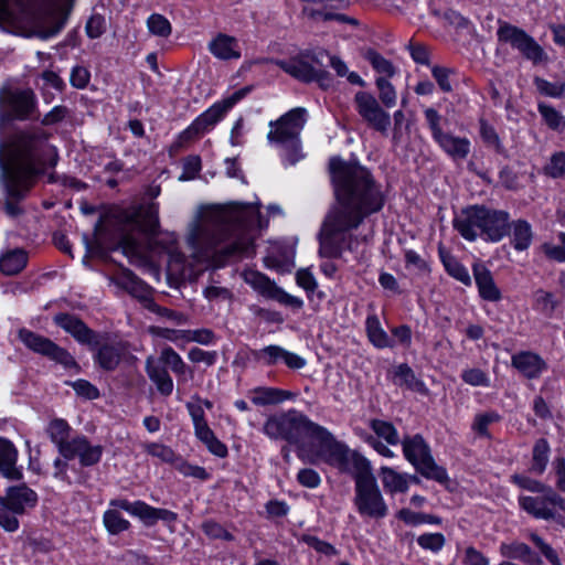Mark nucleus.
I'll return each instance as SVG.
<instances>
[{
  "instance_id": "nucleus-1",
  "label": "nucleus",
  "mask_w": 565,
  "mask_h": 565,
  "mask_svg": "<svg viewBox=\"0 0 565 565\" xmlns=\"http://www.w3.org/2000/svg\"><path fill=\"white\" fill-rule=\"evenodd\" d=\"M329 169L337 205L326 215L318 239L319 255L331 259L341 257L344 249L352 250L353 235L349 232L380 212L385 198L372 173L359 163L331 158Z\"/></svg>"
},
{
  "instance_id": "nucleus-2",
  "label": "nucleus",
  "mask_w": 565,
  "mask_h": 565,
  "mask_svg": "<svg viewBox=\"0 0 565 565\" xmlns=\"http://www.w3.org/2000/svg\"><path fill=\"white\" fill-rule=\"evenodd\" d=\"M49 134L42 129L17 132L8 145L0 141V170L6 198L0 202L11 218L24 213L20 203L26 199L38 179L58 161L55 147L47 145Z\"/></svg>"
},
{
  "instance_id": "nucleus-3",
  "label": "nucleus",
  "mask_w": 565,
  "mask_h": 565,
  "mask_svg": "<svg viewBox=\"0 0 565 565\" xmlns=\"http://www.w3.org/2000/svg\"><path fill=\"white\" fill-rule=\"evenodd\" d=\"M260 227L258 206L252 203L230 202L216 206L201 226L189 236V242L216 267L233 259L255 254V232Z\"/></svg>"
},
{
  "instance_id": "nucleus-4",
  "label": "nucleus",
  "mask_w": 565,
  "mask_h": 565,
  "mask_svg": "<svg viewBox=\"0 0 565 565\" xmlns=\"http://www.w3.org/2000/svg\"><path fill=\"white\" fill-rule=\"evenodd\" d=\"M159 228L158 204L131 205L111 214L105 231L100 222L95 226L99 245L106 243L109 250H121L127 257H137L140 254V242L137 234L154 236Z\"/></svg>"
},
{
  "instance_id": "nucleus-5",
  "label": "nucleus",
  "mask_w": 565,
  "mask_h": 565,
  "mask_svg": "<svg viewBox=\"0 0 565 565\" xmlns=\"http://www.w3.org/2000/svg\"><path fill=\"white\" fill-rule=\"evenodd\" d=\"M263 431L271 439H281L295 445L298 457L301 459H303L305 439L317 440L318 449L315 457L327 465L337 461L339 452L347 445L338 440L326 427L313 423L296 409L269 416L264 424Z\"/></svg>"
},
{
  "instance_id": "nucleus-6",
  "label": "nucleus",
  "mask_w": 565,
  "mask_h": 565,
  "mask_svg": "<svg viewBox=\"0 0 565 565\" xmlns=\"http://www.w3.org/2000/svg\"><path fill=\"white\" fill-rule=\"evenodd\" d=\"M17 10L9 0H0V30L24 38L50 39L66 24L71 9L57 11L41 0H15Z\"/></svg>"
},
{
  "instance_id": "nucleus-7",
  "label": "nucleus",
  "mask_w": 565,
  "mask_h": 565,
  "mask_svg": "<svg viewBox=\"0 0 565 565\" xmlns=\"http://www.w3.org/2000/svg\"><path fill=\"white\" fill-rule=\"evenodd\" d=\"M339 459L331 461L330 467L354 479V505L363 518L382 520L388 514V507L377 486L369 459L348 445L339 452Z\"/></svg>"
},
{
  "instance_id": "nucleus-8",
  "label": "nucleus",
  "mask_w": 565,
  "mask_h": 565,
  "mask_svg": "<svg viewBox=\"0 0 565 565\" xmlns=\"http://www.w3.org/2000/svg\"><path fill=\"white\" fill-rule=\"evenodd\" d=\"M307 122V110L296 107L270 121V131L267 139L270 143H277L285 150V160L294 166L305 158L301 147L300 134Z\"/></svg>"
},
{
  "instance_id": "nucleus-9",
  "label": "nucleus",
  "mask_w": 565,
  "mask_h": 565,
  "mask_svg": "<svg viewBox=\"0 0 565 565\" xmlns=\"http://www.w3.org/2000/svg\"><path fill=\"white\" fill-rule=\"evenodd\" d=\"M403 454L416 471L424 478L440 484L449 481L447 470L437 465L431 456L430 447L420 434L405 436L402 440Z\"/></svg>"
},
{
  "instance_id": "nucleus-10",
  "label": "nucleus",
  "mask_w": 565,
  "mask_h": 565,
  "mask_svg": "<svg viewBox=\"0 0 565 565\" xmlns=\"http://www.w3.org/2000/svg\"><path fill=\"white\" fill-rule=\"evenodd\" d=\"M253 90V86H245L221 102L213 104L209 109L196 117L192 124L184 129L183 138L194 136L195 139L211 131L220 122L228 110L239 100L245 98Z\"/></svg>"
},
{
  "instance_id": "nucleus-11",
  "label": "nucleus",
  "mask_w": 565,
  "mask_h": 565,
  "mask_svg": "<svg viewBox=\"0 0 565 565\" xmlns=\"http://www.w3.org/2000/svg\"><path fill=\"white\" fill-rule=\"evenodd\" d=\"M18 339L32 352L45 356L50 361L63 365L65 369H74L76 372L81 371V366L74 356L65 348L60 347L51 339L25 328H21L18 331Z\"/></svg>"
},
{
  "instance_id": "nucleus-12",
  "label": "nucleus",
  "mask_w": 565,
  "mask_h": 565,
  "mask_svg": "<svg viewBox=\"0 0 565 565\" xmlns=\"http://www.w3.org/2000/svg\"><path fill=\"white\" fill-rule=\"evenodd\" d=\"M0 129L11 120H26L33 118L36 111V96L30 88L6 90L0 94Z\"/></svg>"
},
{
  "instance_id": "nucleus-13",
  "label": "nucleus",
  "mask_w": 565,
  "mask_h": 565,
  "mask_svg": "<svg viewBox=\"0 0 565 565\" xmlns=\"http://www.w3.org/2000/svg\"><path fill=\"white\" fill-rule=\"evenodd\" d=\"M434 141L455 161L465 160L470 153V140L457 137L441 129V116L435 108L424 111Z\"/></svg>"
},
{
  "instance_id": "nucleus-14",
  "label": "nucleus",
  "mask_w": 565,
  "mask_h": 565,
  "mask_svg": "<svg viewBox=\"0 0 565 565\" xmlns=\"http://www.w3.org/2000/svg\"><path fill=\"white\" fill-rule=\"evenodd\" d=\"M497 36L500 42L510 44L534 64L547 58L543 47L530 34L509 22H500Z\"/></svg>"
},
{
  "instance_id": "nucleus-15",
  "label": "nucleus",
  "mask_w": 565,
  "mask_h": 565,
  "mask_svg": "<svg viewBox=\"0 0 565 565\" xmlns=\"http://www.w3.org/2000/svg\"><path fill=\"white\" fill-rule=\"evenodd\" d=\"M519 504L522 510L535 519L554 520L557 523H562L563 518L556 513L555 509L565 512V498L557 494L552 488L539 497H520Z\"/></svg>"
},
{
  "instance_id": "nucleus-16",
  "label": "nucleus",
  "mask_w": 565,
  "mask_h": 565,
  "mask_svg": "<svg viewBox=\"0 0 565 565\" xmlns=\"http://www.w3.org/2000/svg\"><path fill=\"white\" fill-rule=\"evenodd\" d=\"M110 507L120 508L132 516L138 518L145 526H153L158 521L166 524H173L178 520V514L167 509L154 508L145 501L137 500L134 502L127 499H113L109 502Z\"/></svg>"
},
{
  "instance_id": "nucleus-17",
  "label": "nucleus",
  "mask_w": 565,
  "mask_h": 565,
  "mask_svg": "<svg viewBox=\"0 0 565 565\" xmlns=\"http://www.w3.org/2000/svg\"><path fill=\"white\" fill-rule=\"evenodd\" d=\"M359 115L376 131L386 134L391 125V116L382 109L377 99L367 92L360 90L354 96Z\"/></svg>"
},
{
  "instance_id": "nucleus-18",
  "label": "nucleus",
  "mask_w": 565,
  "mask_h": 565,
  "mask_svg": "<svg viewBox=\"0 0 565 565\" xmlns=\"http://www.w3.org/2000/svg\"><path fill=\"white\" fill-rule=\"evenodd\" d=\"M55 326L71 334L79 344L94 349L100 344V333L90 329L79 317L68 312H58L53 317Z\"/></svg>"
},
{
  "instance_id": "nucleus-19",
  "label": "nucleus",
  "mask_w": 565,
  "mask_h": 565,
  "mask_svg": "<svg viewBox=\"0 0 565 565\" xmlns=\"http://www.w3.org/2000/svg\"><path fill=\"white\" fill-rule=\"evenodd\" d=\"M483 217V204L468 205L455 215L452 226L466 241L475 242L482 236Z\"/></svg>"
},
{
  "instance_id": "nucleus-20",
  "label": "nucleus",
  "mask_w": 565,
  "mask_h": 565,
  "mask_svg": "<svg viewBox=\"0 0 565 565\" xmlns=\"http://www.w3.org/2000/svg\"><path fill=\"white\" fill-rule=\"evenodd\" d=\"M103 450L100 445H92L85 435H76L71 438L60 456L66 460L78 458L82 467H92L100 461Z\"/></svg>"
},
{
  "instance_id": "nucleus-21",
  "label": "nucleus",
  "mask_w": 565,
  "mask_h": 565,
  "mask_svg": "<svg viewBox=\"0 0 565 565\" xmlns=\"http://www.w3.org/2000/svg\"><path fill=\"white\" fill-rule=\"evenodd\" d=\"M252 355L255 361L266 365L274 366L279 362H282L287 367L291 370H300L306 365V360L294 353L289 352L280 345H267L259 350H253Z\"/></svg>"
},
{
  "instance_id": "nucleus-22",
  "label": "nucleus",
  "mask_w": 565,
  "mask_h": 565,
  "mask_svg": "<svg viewBox=\"0 0 565 565\" xmlns=\"http://www.w3.org/2000/svg\"><path fill=\"white\" fill-rule=\"evenodd\" d=\"M510 214L484 205L482 237L497 243L510 233Z\"/></svg>"
},
{
  "instance_id": "nucleus-23",
  "label": "nucleus",
  "mask_w": 565,
  "mask_h": 565,
  "mask_svg": "<svg viewBox=\"0 0 565 565\" xmlns=\"http://www.w3.org/2000/svg\"><path fill=\"white\" fill-rule=\"evenodd\" d=\"M94 362L104 371L113 372L120 364L127 352V343L122 341L103 342L100 334V344L94 348Z\"/></svg>"
},
{
  "instance_id": "nucleus-24",
  "label": "nucleus",
  "mask_w": 565,
  "mask_h": 565,
  "mask_svg": "<svg viewBox=\"0 0 565 565\" xmlns=\"http://www.w3.org/2000/svg\"><path fill=\"white\" fill-rule=\"evenodd\" d=\"M0 503H8L13 512L23 514L28 508L36 505L38 494L24 483L12 486L7 489L4 497H0Z\"/></svg>"
},
{
  "instance_id": "nucleus-25",
  "label": "nucleus",
  "mask_w": 565,
  "mask_h": 565,
  "mask_svg": "<svg viewBox=\"0 0 565 565\" xmlns=\"http://www.w3.org/2000/svg\"><path fill=\"white\" fill-rule=\"evenodd\" d=\"M511 365L529 380L539 379L547 370L546 362L541 355L532 351H521L513 354Z\"/></svg>"
},
{
  "instance_id": "nucleus-26",
  "label": "nucleus",
  "mask_w": 565,
  "mask_h": 565,
  "mask_svg": "<svg viewBox=\"0 0 565 565\" xmlns=\"http://www.w3.org/2000/svg\"><path fill=\"white\" fill-rule=\"evenodd\" d=\"M472 273L481 299L490 302L501 300L502 294L494 282L492 273L484 264L475 263Z\"/></svg>"
},
{
  "instance_id": "nucleus-27",
  "label": "nucleus",
  "mask_w": 565,
  "mask_h": 565,
  "mask_svg": "<svg viewBox=\"0 0 565 565\" xmlns=\"http://www.w3.org/2000/svg\"><path fill=\"white\" fill-rule=\"evenodd\" d=\"M110 281L141 301L150 300L148 286L130 269H122L119 274L110 277Z\"/></svg>"
},
{
  "instance_id": "nucleus-28",
  "label": "nucleus",
  "mask_w": 565,
  "mask_h": 565,
  "mask_svg": "<svg viewBox=\"0 0 565 565\" xmlns=\"http://www.w3.org/2000/svg\"><path fill=\"white\" fill-rule=\"evenodd\" d=\"M18 450L13 443L4 437H0V472L9 480H20L23 475L17 467Z\"/></svg>"
},
{
  "instance_id": "nucleus-29",
  "label": "nucleus",
  "mask_w": 565,
  "mask_h": 565,
  "mask_svg": "<svg viewBox=\"0 0 565 565\" xmlns=\"http://www.w3.org/2000/svg\"><path fill=\"white\" fill-rule=\"evenodd\" d=\"M499 550L505 558L518 559L525 565H544L541 556L523 542L501 543Z\"/></svg>"
},
{
  "instance_id": "nucleus-30",
  "label": "nucleus",
  "mask_w": 565,
  "mask_h": 565,
  "mask_svg": "<svg viewBox=\"0 0 565 565\" xmlns=\"http://www.w3.org/2000/svg\"><path fill=\"white\" fill-rule=\"evenodd\" d=\"M276 64L300 82L312 83L315 81L316 67L306 58L303 53L288 61H277Z\"/></svg>"
},
{
  "instance_id": "nucleus-31",
  "label": "nucleus",
  "mask_w": 565,
  "mask_h": 565,
  "mask_svg": "<svg viewBox=\"0 0 565 565\" xmlns=\"http://www.w3.org/2000/svg\"><path fill=\"white\" fill-rule=\"evenodd\" d=\"M146 373L150 381L156 385L162 396H170L173 392V380L166 366L154 362L152 356L146 360Z\"/></svg>"
},
{
  "instance_id": "nucleus-32",
  "label": "nucleus",
  "mask_w": 565,
  "mask_h": 565,
  "mask_svg": "<svg viewBox=\"0 0 565 565\" xmlns=\"http://www.w3.org/2000/svg\"><path fill=\"white\" fill-rule=\"evenodd\" d=\"M210 52L220 60L239 58L241 51L238 42L234 36L218 33L210 43Z\"/></svg>"
},
{
  "instance_id": "nucleus-33",
  "label": "nucleus",
  "mask_w": 565,
  "mask_h": 565,
  "mask_svg": "<svg viewBox=\"0 0 565 565\" xmlns=\"http://www.w3.org/2000/svg\"><path fill=\"white\" fill-rule=\"evenodd\" d=\"M393 382L395 385L405 386L407 390L419 394H428L425 383L417 379L413 369L407 363L395 366L393 371Z\"/></svg>"
},
{
  "instance_id": "nucleus-34",
  "label": "nucleus",
  "mask_w": 565,
  "mask_h": 565,
  "mask_svg": "<svg viewBox=\"0 0 565 565\" xmlns=\"http://www.w3.org/2000/svg\"><path fill=\"white\" fill-rule=\"evenodd\" d=\"M511 244L519 252L526 250L533 241L531 224L525 220L510 222Z\"/></svg>"
},
{
  "instance_id": "nucleus-35",
  "label": "nucleus",
  "mask_w": 565,
  "mask_h": 565,
  "mask_svg": "<svg viewBox=\"0 0 565 565\" xmlns=\"http://www.w3.org/2000/svg\"><path fill=\"white\" fill-rule=\"evenodd\" d=\"M366 334L370 342L377 349L394 348L395 341L388 337L386 331L381 327L377 316L372 315L365 321Z\"/></svg>"
},
{
  "instance_id": "nucleus-36",
  "label": "nucleus",
  "mask_w": 565,
  "mask_h": 565,
  "mask_svg": "<svg viewBox=\"0 0 565 565\" xmlns=\"http://www.w3.org/2000/svg\"><path fill=\"white\" fill-rule=\"evenodd\" d=\"M440 260L446 273L465 286H471L472 280L468 269L450 253L439 248Z\"/></svg>"
},
{
  "instance_id": "nucleus-37",
  "label": "nucleus",
  "mask_w": 565,
  "mask_h": 565,
  "mask_svg": "<svg viewBox=\"0 0 565 565\" xmlns=\"http://www.w3.org/2000/svg\"><path fill=\"white\" fill-rule=\"evenodd\" d=\"M28 264V254L21 248L7 252L0 258V270L7 276L18 275Z\"/></svg>"
},
{
  "instance_id": "nucleus-38",
  "label": "nucleus",
  "mask_w": 565,
  "mask_h": 565,
  "mask_svg": "<svg viewBox=\"0 0 565 565\" xmlns=\"http://www.w3.org/2000/svg\"><path fill=\"white\" fill-rule=\"evenodd\" d=\"M71 426L65 419L55 418L47 425L46 433L51 441L56 446L58 454L70 444Z\"/></svg>"
},
{
  "instance_id": "nucleus-39",
  "label": "nucleus",
  "mask_w": 565,
  "mask_h": 565,
  "mask_svg": "<svg viewBox=\"0 0 565 565\" xmlns=\"http://www.w3.org/2000/svg\"><path fill=\"white\" fill-rule=\"evenodd\" d=\"M253 394L252 402L258 406L278 404L291 396L290 392L276 387H256Z\"/></svg>"
},
{
  "instance_id": "nucleus-40",
  "label": "nucleus",
  "mask_w": 565,
  "mask_h": 565,
  "mask_svg": "<svg viewBox=\"0 0 565 565\" xmlns=\"http://www.w3.org/2000/svg\"><path fill=\"white\" fill-rule=\"evenodd\" d=\"M551 447L545 438H539L532 449V463L530 471L535 475H542L548 463Z\"/></svg>"
},
{
  "instance_id": "nucleus-41",
  "label": "nucleus",
  "mask_w": 565,
  "mask_h": 565,
  "mask_svg": "<svg viewBox=\"0 0 565 565\" xmlns=\"http://www.w3.org/2000/svg\"><path fill=\"white\" fill-rule=\"evenodd\" d=\"M244 280L246 284L252 286L255 290H257L262 296L271 299L275 289L278 286L270 280L266 275L256 271V270H247L244 273Z\"/></svg>"
},
{
  "instance_id": "nucleus-42",
  "label": "nucleus",
  "mask_w": 565,
  "mask_h": 565,
  "mask_svg": "<svg viewBox=\"0 0 565 565\" xmlns=\"http://www.w3.org/2000/svg\"><path fill=\"white\" fill-rule=\"evenodd\" d=\"M384 489L390 493L406 492L408 490L407 476L402 475L390 467L380 470Z\"/></svg>"
},
{
  "instance_id": "nucleus-43",
  "label": "nucleus",
  "mask_w": 565,
  "mask_h": 565,
  "mask_svg": "<svg viewBox=\"0 0 565 565\" xmlns=\"http://www.w3.org/2000/svg\"><path fill=\"white\" fill-rule=\"evenodd\" d=\"M479 125L480 136L486 146L492 148L498 154L508 158V150L502 145L501 139L497 134L494 127L491 126L486 119H480Z\"/></svg>"
},
{
  "instance_id": "nucleus-44",
  "label": "nucleus",
  "mask_w": 565,
  "mask_h": 565,
  "mask_svg": "<svg viewBox=\"0 0 565 565\" xmlns=\"http://www.w3.org/2000/svg\"><path fill=\"white\" fill-rule=\"evenodd\" d=\"M111 508L113 509L106 510L103 515V522L108 533L111 535H117L129 530L130 522L122 518L118 511L121 509L115 507Z\"/></svg>"
},
{
  "instance_id": "nucleus-45",
  "label": "nucleus",
  "mask_w": 565,
  "mask_h": 565,
  "mask_svg": "<svg viewBox=\"0 0 565 565\" xmlns=\"http://www.w3.org/2000/svg\"><path fill=\"white\" fill-rule=\"evenodd\" d=\"M370 428L388 445L395 446L399 443L397 429L391 422L374 418L370 420Z\"/></svg>"
},
{
  "instance_id": "nucleus-46",
  "label": "nucleus",
  "mask_w": 565,
  "mask_h": 565,
  "mask_svg": "<svg viewBox=\"0 0 565 565\" xmlns=\"http://www.w3.org/2000/svg\"><path fill=\"white\" fill-rule=\"evenodd\" d=\"M363 57L370 62L372 67L375 72L380 74H384L387 77H393L396 73L395 66L392 64L391 61L386 60L384 56H382L377 51L374 49H367L363 53Z\"/></svg>"
},
{
  "instance_id": "nucleus-47",
  "label": "nucleus",
  "mask_w": 565,
  "mask_h": 565,
  "mask_svg": "<svg viewBox=\"0 0 565 565\" xmlns=\"http://www.w3.org/2000/svg\"><path fill=\"white\" fill-rule=\"evenodd\" d=\"M159 362L171 369L177 375H184L189 367L183 362L180 354L171 347L163 348L160 353Z\"/></svg>"
},
{
  "instance_id": "nucleus-48",
  "label": "nucleus",
  "mask_w": 565,
  "mask_h": 565,
  "mask_svg": "<svg viewBox=\"0 0 565 565\" xmlns=\"http://www.w3.org/2000/svg\"><path fill=\"white\" fill-rule=\"evenodd\" d=\"M397 518L405 522L408 525H419L423 523H429V524H441V518L434 515V514H427L422 512H414L411 509H401L397 512Z\"/></svg>"
},
{
  "instance_id": "nucleus-49",
  "label": "nucleus",
  "mask_w": 565,
  "mask_h": 565,
  "mask_svg": "<svg viewBox=\"0 0 565 565\" xmlns=\"http://www.w3.org/2000/svg\"><path fill=\"white\" fill-rule=\"evenodd\" d=\"M537 110L550 129H565V117L553 106L547 105L545 103H539Z\"/></svg>"
},
{
  "instance_id": "nucleus-50",
  "label": "nucleus",
  "mask_w": 565,
  "mask_h": 565,
  "mask_svg": "<svg viewBox=\"0 0 565 565\" xmlns=\"http://www.w3.org/2000/svg\"><path fill=\"white\" fill-rule=\"evenodd\" d=\"M501 420V415L494 411L477 414L475 416L471 429L480 437L491 438L488 429L490 424Z\"/></svg>"
},
{
  "instance_id": "nucleus-51",
  "label": "nucleus",
  "mask_w": 565,
  "mask_h": 565,
  "mask_svg": "<svg viewBox=\"0 0 565 565\" xmlns=\"http://www.w3.org/2000/svg\"><path fill=\"white\" fill-rule=\"evenodd\" d=\"M200 441H202L209 451L216 457L225 458L228 455V449L224 443H222L215 436L214 431L209 428L205 431L195 436Z\"/></svg>"
},
{
  "instance_id": "nucleus-52",
  "label": "nucleus",
  "mask_w": 565,
  "mask_h": 565,
  "mask_svg": "<svg viewBox=\"0 0 565 565\" xmlns=\"http://www.w3.org/2000/svg\"><path fill=\"white\" fill-rule=\"evenodd\" d=\"M537 92L547 97L561 98L565 94V82L551 83L540 76L533 78Z\"/></svg>"
},
{
  "instance_id": "nucleus-53",
  "label": "nucleus",
  "mask_w": 565,
  "mask_h": 565,
  "mask_svg": "<svg viewBox=\"0 0 565 565\" xmlns=\"http://www.w3.org/2000/svg\"><path fill=\"white\" fill-rule=\"evenodd\" d=\"M149 32L160 38H168L172 32L169 20L159 13L151 14L147 20Z\"/></svg>"
},
{
  "instance_id": "nucleus-54",
  "label": "nucleus",
  "mask_w": 565,
  "mask_h": 565,
  "mask_svg": "<svg viewBox=\"0 0 565 565\" xmlns=\"http://www.w3.org/2000/svg\"><path fill=\"white\" fill-rule=\"evenodd\" d=\"M535 305L536 308L547 317H551L559 302L555 299L554 295L550 291L539 289L535 292Z\"/></svg>"
},
{
  "instance_id": "nucleus-55",
  "label": "nucleus",
  "mask_w": 565,
  "mask_h": 565,
  "mask_svg": "<svg viewBox=\"0 0 565 565\" xmlns=\"http://www.w3.org/2000/svg\"><path fill=\"white\" fill-rule=\"evenodd\" d=\"M416 541L423 550L433 553L440 552L446 544V537L443 533H424Z\"/></svg>"
},
{
  "instance_id": "nucleus-56",
  "label": "nucleus",
  "mask_w": 565,
  "mask_h": 565,
  "mask_svg": "<svg viewBox=\"0 0 565 565\" xmlns=\"http://www.w3.org/2000/svg\"><path fill=\"white\" fill-rule=\"evenodd\" d=\"M529 539L552 565H562L557 552L547 542H545L542 536L532 532L530 533Z\"/></svg>"
},
{
  "instance_id": "nucleus-57",
  "label": "nucleus",
  "mask_w": 565,
  "mask_h": 565,
  "mask_svg": "<svg viewBox=\"0 0 565 565\" xmlns=\"http://www.w3.org/2000/svg\"><path fill=\"white\" fill-rule=\"evenodd\" d=\"M558 244L544 243L542 250L548 259L557 263H565V233L561 232L557 235Z\"/></svg>"
},
{
  "instance_id": "nucleus-58",
  "label": "nucleus",
  "mask_w": 565,
  "mask_h": 565,
  "mask_svg": "<svg viewBox=\"0 0 565 565\" xmlns=\"http://www.w3.org/2000/svg\"><path fill=\"white\" fill-rule=\"evenodd\" d=\"M186 408L192 418L195 436L210 428L205 419L203 406L196 403H186Z\"/></svg>"
},
{
  "instance_id": "nucleus-59",
  "label": "nucleus",
  "mask_w": 565,
  "mask_h": 565,
  "mask_svg": "<svg viewBox=\"0 0 565 565\" xmlns=\"http://www.w3.org/2000/svg\"><path fill=\"white\" fill-rule=\"evenodd\" d=\"M146 451L152 457H157L163 462L173 463L179 461L180 457L168 446L151 443L146 446Z\"/></svg>"
},
{
  "instance_id": "nucleus-60",
  "label": "nucleus",
  "mask_w": 565,
  "mask_h": 565,
  "mask_svg": "<svg viewBox=\"0 0 565 565\" xmlns=\"http://www.w3.org/2000/svg\"><path fill=\"white\" fill-rule=\"evenodd\" d=\"M544 172L546 175L554 179L565 177V152L559 151L554 153L550 162L545 166Z\"/></svg>"
},
{
  "instance_id": "nucleus-61",
  "label": "nucleus",
  "mask_w": 565,
  "mask_h": 565,
  "mask_svg": "<svg viewBox=\"0 0 565 565\" xmlns=\"http://www.w3.org/2000/svg\"><path fill=\"white\" fill-rule=\"evenodd\" d=\"M376 87L380 90V99L383 105L391 108L396 103V92L393 85L384 77H379L375 81Z\"/></svg>"
},
{
  "instance_id": "nucleus-62",
  "label": "nucleus",
  "mask_w": 565,
  "mask_h": 565,
  "mask_svg": "<svg viewBox=\"0 0 565 565\" xmlns=\"http://www.w3.org/2000/svg\"><path fill=\"white\" fill-rule=\"evenodd\" d=\"M175 468L184 477H193V478L202 480V481H205V480L210 479V477H211L205 468L195 466V465H191V463L182 460L181 458L177 462Z\"/></svg>"
},
{
  "instance_id": "nucleus-63",
  "label": "nucleus",
  "mask_w": 565,
  "mask_h": 565,
  "mask_svg": "<svg viewBox=\"0 0 565 565\" xmlns=\"http://www.w3.org/2000/svg\"><path fill=\"white\" fill-rule=\"evenodd\" d=\"M89 39H98L106 32V21L102 14L95 13L89 17L85 25Z\"/></svg>"
},
{
  "instance_id": "nucleus-64",
  "label": "nucleus",
  "mask_w": 565,
  "mask_h": 565,
  "mask_svg": "<svg viewBox=\"0 0 565 565\" xmlns=\"http://www.w3.org/2000/svg\"><path fill=\"white\" fill-rule=\"evenodd\" d=\"M182 332V339L196 342L203 345L211 344L215 340V334L211 329L185 330Z\"/></svg>"
}]
</instances>
